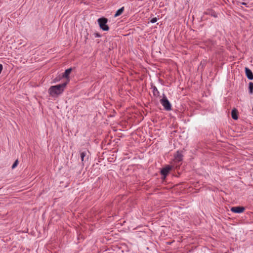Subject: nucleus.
Returning <instances> with one entry per match:
<instances>
[{
  "instance_id": "10",
  "label": "nucleus",
  "mask_w": 253,
  "mask_h": 253,
  "mask_svg": "<svg viewBox=\"0 0 253 253\" xmlns=\"http://www.w3.org/2000/svg\"><path fill=\"white\" fill-rule=\"evenodd\" d=\"M182 155L181 153L177 152L176 156H175V159L176 161H180L182 160Z\"/></svg>"
},
{
  "instance_id": "2",
  "label": "nucleus",
  "mask_w": 253,
  "mask_h": 253,
  "mask_svg": "<svg viewBox=\"0 0 253 253\" xmlns=\"http://www.w3.org/2000/svg\"><path fill=\"white\" fill-rule=\"evenodd\" d=\"M98 24L99 25L100 28L103 31H108L109 27L106 24L107 23V19L106 18H100L97 20Z\"/></svg>"
},
{
  "instance_id": "15",
  "label": "nucleus",
  "mask_w": 253,
  "mask_h": 253,
  "mask_svg": "<svg viewBox=\"0 0 253 253\" xmlns=\"http://www.w3.org/2000/svg\"><path fill=\"white\" fill-rule=\"evenodd\" d=\"M157 21V18L156 17L153 18L151 20L150 22L152 23H154L156 22Z\"/></svg>"
},
{
  "instance_id": "17",
  "label": "nucleus",
  "mask_w": 253,
  "mask_h": 253,
  "mask_svg": "<svg viewBox=\"0 0 253 253\" xmlns=\"http://www.w3.org/2000/svg\"><path fill=\"white\" fill-rule=\"evenodd\" d=\"M239 3L241 4L242 5H245L247 4V3L244 2H239Z\"/></svg>"
},
{
  "instance_id": "7",
  "label": "nucleus",
  "mask_w": 253,
  "mask_h": 253,
  "mask_svg": "<svg viewBox=\"0 0 253 253\" xmlns=\"http://www.w3.org/2000/svg\"><path fill=\"white\" fill-rule=\"evenodd\" d=\"M245 73H246V75L247 76V78L249 79V80H253V74L252 72V71L249 69L247 67H246L245 68Z\"/></svg>"
},
{
  "instance_id": "18",
  "label": "nucleus",
  "mask_w": 253,
  "mask_h": 253,
  "mask_svg": "<svg viewBox=\"0 0 253 253\" xmlns=\"http://www.w3.org/2000/svg\"><path fill=\"white\" fill-rule=\"evenodd\" d=\"M96 37H99V34H96Z\"/></svg>"
},
{
  "instance_id": "6",
  "label": "nucleus",
  "mask_w": 253,
  "mask_h": 253,
  "mask_svg": "<svg viewBox=\"0 0 253 253\" xmlns=\"http://www.w3.org/2000/svg\"><path fill=\"white\" fill-rule=\"evenodd\" d=\"M171 169V167L170 166H167L166 167L163 168L161 171V174L164 176H166L169 173V171Z\"/></svg>"
},
{
  "instance_id": "1",
  "label": "nucleus",
  "mask_w": 253,
  "mask_h": 253,
  "mask_svg": "<svg viewBox=\"0 0 253 253\" xmlns=\"http://www.w3.org/2000/svg\"><path fill=\"white\" fill-rule=\"evenodd\" d=\"M69 82V80H68L67 81L62 84L51 86L48 90L49 94L53 97H58L63 92Z\"/></svg>"
},
{
  "instance_id": "5",
  "label": "nucleus",
  "mask_w": 253,
  "mask_h": 253,
  "mask_svg": "<svg viewBox=\"0 0 253 253\" xmlns=\"http://www.w3.org/2000/svg\"><path fill=\"white\" fill-rule=\"evenodd\" d=\"M245 210V208L243 207H234L231 209V211L234 213H242Z\"/></svg>"
},
{
  "instance_id": "12",
  "label": "nucleus",
  "mask_w": 253,
  "mask_h": 253,
  "mask_svg": "<svg viewBox=\"0 0 253 253\" xmlns=\"http://www.w3.org/2000/svg\"><path fill=\"white\" fill-rule=\"evenodd\" d=\"M249 93L253 94V83L250 82L249 84Z\"/></svg>"
},
{
  "instance_id": "8",
  "label": "nucleus",
  "mask_w": 253,
  "mask_h": 253,
  "mask_svg": "<svg viewBox=\"0 0 253 253\" xmlns=\"http://www.w3.org/2000/svg\"><path fill=\"white\" fill-rule=\"evenodd\" d=\"M237 111L236 109H233L231 111V116L232 118L234 120H237L238 119V115H237Z\"/></svg>"
},
{
  "instance_id": "3",
  "label": "nucleus",
  "mask_w": 253,
  "mask_h": 253,
  "mask_svg": "<svg viewBox=\"0 0 253 253\" xmlns=\"http://www.w3.org/2000/svg\"><path fill=\"white\" fill-rule=\"evenodd\" d=\"M160 102L165 110L169 111L171 109V104L166 96H164L163 98L161 99Z\"/></svg>"
},
{
  "instance_id": "9",
  "label": "nucleus",
  "mask_w": 253,
  "mask_h": 253,
  "mask_svg": "<svg viewBox=\"0 0 253 253\" xmlns=\"http://www.w3.org/2000/svg\"><path fill=\"white\" fill-rule=\"evenodd\" d=\"M124 10V7H121V8H120L119 9H118L117 12H116L115 14L114 15V16L115 17H117L119 15H120L121 14H122V13L123 12Z\"/></svg>"
},
{
  "instance_id": "16",
  "label": "nucleus",
  "mask_w": 253,
  "mask_h": 253,
  "mask_svg": "<svg viewBox=\"0 0 253 253\" xmlns=\"http://www.w3.org/2000/svg\"><path fill=\"white\" fill-rule=\"evenodd\" d=\"M2 68H3L2 65L1 64H0V74L1 73V72L2 71Z\"/></svg>"
},
{
  "instance_id": "13",
  "label": "nucleus",
  "mask_w": 253,
  "mask_h": 253,
  "mask_svg": "<svg viewBox=\"0 0 253 253\" xmlns=\"http://www.w3.org/2000/svg\"><path fill=\"white\" fill-rule=\"evenodd\" d=\"M86 155V153L85 152H82L81 153V160L82 162L84 161V158Z\"/></svg>"
},
{
  "instance_id": "14",
  "label": "nucleus",
  "mask_w": 253,
  "mask_h": 253,
  "mask_svg": "<svg viewBox=\"0 0 253 253\" xmlns=\"http://www.w3.org/2000/svg\"><path fill=\"white\" fill-rule=\"evenodd\" d=\"M18 163V160H16L15 162L14 163V164L12 166V169H14L16 167H17Z\"/></svg>"
},
{
  "instance_id": "4",
  "label": "nucleus",
  "mask_w": 253,
  "mask_h": 253,
  "mask_svg": "<svg viewBox=\"0 0 253 253\" xmlns=\"http://www.w3.org/2000/svg\"><path fill=\"white\" fill-rule=\"evenodd\" d=\"M71 71H72V69L71 68H69V69H68L66 70V71L62 74V76L61 77L56 78L54 79V80H53L54 83H56V82H59L61 78H66L67 79V81L68 80H69V75L70 74Z\"/></svg>"
},
{
  "instance_id": "11",
  "label": "nucleus",
  "mask_w": 253,
  "mask_h": 253,
  "mask_svg": "<svg viewBox=\"0 0 253 253\" xmlns=\"http://www.w3.org/2000/svg\"><path fill=\"white\" fill-rule=\"evenodd\" d=\"M152 88H153V92L154 95L155 96H159V92L158 90L157 87L156 86H153L152 87Z\"/></svg>"
}]
</instances>
